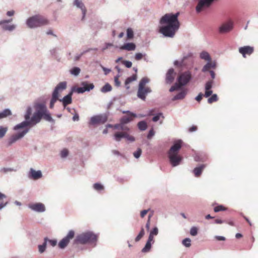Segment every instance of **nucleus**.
I'll list each match as a JSON object with an SVG mask.
<instances>
[{
    "label": "nucleus",
    "mask_w": 258,
    "mask_h": 258,
    "mask_svg": "<svg viewBox=\"0 0 258 258\" xmlns=\"http://www.w3.org/2000/svg\"><path fill=\"white\" fill-rule=\"evenodd\" d=\"M226 208L224 207L222 205H218L215 207L214 209V211L215 212H218L220 211H223L226 210Z\"/></svg>",
    "instance_id": "obj_39"
},
{
    "label": "nucleus",
    "mask_w": 258,
    "mask_h": 258,
    "mask_svg": "<svg viewBox=\"0 0 258 258\" xmlns=\"http://www.w3.org/2000/svg\"><path fill=\"white\" fill-rule=\"evenodd\" d=\"M94 86L93 84L86 83L83 84V87H80L77 89V92L80 93H82L86 91H90L94 88Z\"/></svg>",
    "instance_id": "obj_22"
},
{
    "label": "nucleus",
    "mask_w": 258,
    "mask_h": 258,
    "mask_svg": "<svg viewBox=\"0 0 258 258\" xmlns=\"http://www.w3.org/2000/svg\"><path fill=\"white\" fill-rule=\"evenodd\" d=\"M75 236V232L73 230L69 231L67 235L62 239L58 243V246L60 248H64L66 247L71 239H73Z\"/></svg>",
    "instance_id": "obj_11"
},
{
    "label": "nucleus",
    "mask_w": 258,
    "mask_h": 258,
    "mask_svg": "<svg viewBox=\"0 0 258 258\" xmlns=\"http://www.w3.org/2000/svg\"><path fill=\"white\" fill-rule=\"evenodd\" d=\"M179 13H168L163 16L160 20L162 26L159 28V32L164 36L173 37L180 27L178 17Z\"/></svg>",
    "instance_id": "obj_2"
},
{
    "label": "nucleus",
    "mask_w": 258,
    "mask_h": 258,
    "mask_svg": "<svg viewBox=\"0 0 258 258\" xmlns=\"http://www.w3.org/2000/svg\"><path fill=\"white\" fill-rule=\"evenodd\" d=\"M112 90L111 86L108 84H106L101 89V91L103 93H106Z\"/></svg>",
    "instance_id": "obj_31"
},
{
    "label": "nucleus",
    "mask_w": 258,
    "mask_h": 258,
    "mask_svg": "<svg viewBox=\"0 0 258 258\" xmlns=\"http://www.w3.org/2000/svg\"><path fill=\"white\" fill-rule=\"evenodd\" d=\"M123 113H127V116H123L120 120V123L115 124V129L121 130V132H117L114 134V139L116 141H120L121 138H125L127 140L133 142L135 138L128 134L130 128L124 125L125 124L132 121L134 118L137 117V115L129 111H123Z\"/></svg>",
    "instance_id": "obj_3"
},
{
    "label": "nucleus",
    "mask_w": 258,
    "mask_h": 258,
    "mask_svg": "<svg viewBox=\"0 0 258 258\" xmlns=\"http://www.w3.org/2000/svg\"><path fill=\"white\" fill-rule=\"evenodd\" d=\"M149 82V79L147 77H144L141 79L139 83L137 95L139 98L143 100H145L147 94L151 92V90L149 87H146V84Z\"/></svg>",
    "instance_id": "obj_8"
},
{
    "label": "nucleus",
    "mask_w": 258,
    "mask_h": 258,
    "mask_svg": "<svg viewBox=\"0 0 258 258\" xmlns=\"http://www.w3.org/2000/svg\"><path fill=\"white\" fill-rule=\"evenodd\" d=\"M224 221L221 219H217L215 220V223L216 224H222Z\"/></svg>",
    "instance_id": "obj_64"
},
{
    "label": "nucleus",
    "mask_w": 258,
    "mask_h": 258,
    "mask_svg": "<svg viewBox=\"0 0 258 258\" xmlns=\"http://www.w3.org/2000/svg\"><path fill=\"white\" fill-rule=\"evenodd\" d=\"M47 241V238H45L44 239V242L43 243V244L42 245H39V246H38L39 251L40 253H42V252H43L45 251V248H46Z\"/></svg>",
    "instance_id": "obj_34"
},
{
    "label": "nucleus",
    "mask_w": 258,
    "mask_h": 258,
    "mask_svg": "<svg viewBox=\"0 0 258 258\" xmlns=\"http://www.w3.org/2000/svg\"><path fill=\"white\" fill-rule=\"evenodd\" d=\"M97 240V236L96 235L92 232H88L78 235L76 237L75 242L76 243H89L94 244V245H95Z\"/></svg>",
    "instance_id": "obj_6"
},
{
    "label": "nucleus",
    "mask_w": 258,
    "mask_h": 258,
    "mask_svg": "<svg viewBox=\"0 0 258 258\" xmlns=\"http://www.w3.org/2000/svg\"><path fill=\"white\" fill-rule=\"evenodd\" d=\"M191 240L189 238H186L182 240V244L186 247H189L191 245Z\"/></svg>",
    "instance_id": "obj_42"
},
{
    "label": "nucleus",
    "mask_w": 258,
    "mask_h": 258,
    "mask_svg": "<svg viewBox=\"0 0 258 258\" xmlns=\"http://www.w3.org/2000/svg\"><path fill=\"white\" fill-rule=\"evenodd\" d=\"M34 108L35 112L34 113L30 119H30L32 109L30 107L27 108L26 113L25 115V118L26 121H24L16 125L14 127L15 130L23 128L27 126H33L39 122L42 118L48 121H53L51 115L47 110L44 104L36 103L34 105Z\"/></svg>",
    "instance_id": "obj_1"
},
{
    "label": "nucleus",
    "mask_w": 258,
    "mask_h": 258,
    "mask_svg": "<svg viewBox=\"0 0 258 258\" xmlns=\"http://www.w3.org/2000/svg\"><path fill=\"white\" fill-rule=\"evenodd\" d=\"M218 98L217 95L216 94H213L212 95V96L211 97H210L208 99V102L209 104H211L213 102H216L217 101H218Z\"/></svg>",
    "instance_id": "obj_35"
},
{
    "label": "nucleus",
    "mask_w": 258,
    "mask_h": 258,
    "mask_svg": "<svg viewBox=\"0 0 258 258\" xmlns=\"http://www.w3.org/2000/svg\"><path fill=\"white\" fill-rule=\"evenodd\" d=\"M114 83H115V85L116 86L118 87L120 86V83L119 81V76H118L115 77Z\"/></svg>",
    "instance_id": "obj_51"
},
{
    "label": "nucleus",
    "mask_w": 258,
    "mask_h": 258,
    "mask_svg": "<svg viewBox=\"0 0 258 258\" xmlns=\"http://www.w3.org/2000/svg\"><path fill=\"white\" fill-rule=\"evenodd\" d=\"M29 177L34 180L40 178L42 177L41 171H36L33 168H31L29 172Z\"/></svg>",
    "instance_id": "obj_17"
},
{
    "label": "nucleus",
    "mask_w": 258,
    "mask_h": 258,
    "mask_svg": "<svg viewBox=\"0 0 258 258\" xmlns=\"http://www.w3.org/2000/svg\"><path fill=\"white\" fill-rule=\"evenodd\" d=\"M213 80L208 81L205 84V93L204 94V96L206 97H208L210 96L213 91L211 90V88L212 87V85L213 84Z\"/></svg>",
    "instance_id": "obj_18"
},
{
    "label": "nucleus",
    "mask_w": 258,
    "mask_h": 258,
    "mask_svg": "<svg viewBox=\"0 0 258 258\" xmlns=\"http://www.w3.org/2000/svg\"><path fill=\"white\" fill-rule=\"evenodd\" d=\"M29 130L28 128L25 129L22 132L16 134L15 135H12L8 140V146H11L17 140L22 138L24 136V135L28 132Z\"/></svg>",
    "instance_id": "obj_12"
},
{
    "label": "nucleus",
    "mask_w": 258,
    "mask_h": 258,
    "mask_svg": "<svg viewBox=\"0 0 258 258\" xmlns=\"http://www.w3.org/2000/svg\"><path fill=\"white\" fill-rule=\"evenodd\" d=\"M69 154V151L67 149H63L60 153V156L62 158L66 157Z\"/></svg>",
    "instance_id": "obj_47"
},
{
    "label": "nucleus",
    "mask_w": 258,
    "mask_h": 258,
    "mask_svg": "<svg viewBox=\"0 0 258 258\" xmlns=\"http://www.w3.org/2000/svg\"><path fill=\"white\" fill-rule=\"evenodd\" d=\"M215 0H200L197 7L196 11L197 13H200L206 9L208 8L213 3Z\"/></svg>",
    "instance_id": "obj_10"
},
{
    "label": "nucleus",
    "mask_w": 258,
    "mask_h": 258,
    "mask_svg": "<svg viewBox=\"0 0 258 258\" xmlns=\"http://www.w3.org/2000/svg\"><path fill=\"white\" fill-rule=\"evenodd\" d=\"M161 117L162 118H164V116L163 115L162 113H159L156 115H155L154 117H153L152 120L154 122H156L159 120V119Z\"/></svg>",
    "instance_id": "obj_45"
},
{
    "label": "nucleus",
    "mask_w": 258,
    "mask_h": 258,
    "mask_svg": "<svg viewBox=\"0 0 258 258\" xmlns=\"http://www.w3.org/2000/svg\"><path fill=\"white\" fill-rule=\"evenodd\" d=\"M175 73L173 69H169L166 75V82L167 84H171L173 81Z\"/></svg>",
    "instance_id": "obj_19"
},
{
    "label": "nucleus",
    "mask_w": 258,
    "mask_h": 258,
    "mask_svg": "<svg viewBox=\"0 0 258 258\" xmlns=\"http://www.w3.org/2000/svg\"><path fill=\"white\" fill-rule=\"evenodd\" d=\"M11 115V111L9 109H6L2 112H0V119L5 118Z\"/></svg>",
    "instance_id": "obj_28"
},
{
    "label": "nucleus",
    "mask_w": 258,
    "mask_h": 258,
    "mask_svg": "<svg viewBox=\"0 0 258 258\" xmlns=\"http://www.w3.org/2000/svg\"><path fill=\"white\" fill-rule=\"evenodd\" d=\"M138 126L140 130L145 131L147 127V124L145 121H141L138 123Z\"/></svg>",
    "instance_id": "obj_32"
},
{
    "label": "nucleus",
    "mask_w": 258,
    "mask_h": 258,
    "mask_svg": "<svg viewBox=\"0 0 258 258\" xmlns=\"http://www.w3.org/2000/svg\"><path fill=\"white\" fill-rule=\"evenodd\" d=\"M233 24L231 22H228L223 24L219 28V32L221 33H225L232 29Z\"/></svg>",
    "instance_id": "obj_14"
},
{
    "label": "nucleus",
    "mask_w": 258,
    "mask_h": 258,
    "mask_svg": "<svg viewBox=\"0 0 258 258\" xmlns=\"http://www.w3.org/2000/svg\"><path fill=\"white\" fill-rule=\"evenodd\" d=\"M74 3L75 5L77 6V7H78L82 10L84 18L85 16L86 12V10L85 9V6H84V4L80 0H75Z\"/></svg>",
    "instance_id": "obj_26"
},
{
    "label": "nucleus",
    "mask_w": 258,
    "mask_h": 258,
    "mask_svg": "<svg viewBox=\"0 0 258 258\" xmlns=\"http://www.w3.org/2000/svg\"><path fill=\"white\" fill-rule=\"evenodd\" d=\"M158 233V229L157 227H155L153 228L152 230L151 231L150 233V235L149 237H151L152 240L154 239V236L157 235Z\"/></svg>",
    "instance_id": "obj_37"
},
{
    "label": "nucleus",
    "mask_w": 258,
    "mask_h": 258,
    "mask_svg": "<svg viewBox=\"0 0 258 258\" xmlns=\"http://www.w3.org/2000/svg\"><path fill=\"white\" fill-rule=\"evenodd\" d=\"M14 14H15V11H8L7 13V15L8 16H13L14 15Z\"/></svg>",
    "instance_id": "obj_62"
},
{
    "label": "nucleus",
    "mask_w": 258,
    "mask_h": 258,
    "mask_svg": "<svg viewBox=\"0 0 258 258\" xmlns=\"http://www.w3.org/2000/svg\"><path fill=\"white\" fill-rule=\"evenodd\" d=\"M122 63L127 68H130L132 66V62L128 60H124L122 61Z\"/></svg>",
    "instance_id": "obj_49"
},
{
    "label": "nucleus",
    "mask_w": 258,
    "mask_h": 258,
    "mask_svg": "<svg viewBox=\"0 0 258 258\" xmlns=\"http://www.w3.org/2000/svg\"><path fill=\"white\" fill-rule=\"evenodd\" d=\"M204 96V95L201 93H200L196 97V99L198 101V102H200L202 98H203V96Z\"/></svg>",
    "instance_id": "obj_56"
},
{
    "label": "nucleus",
    "mask_w": 258,
    "mask_h": 258,
    "mask_svg": "<svg viewBox=\"0 0 258 258\" xmlns=\"http://www.w3.org/2000/svg\"><path fill=\"white\" fill-rule=\"evenodd\" d=\"M107 120L105 115H96L91 117L90 123L91 124H103Z\"/></svg>",
    "instance_id": "obj_13"
},
{
    "label": "nucleus",
    "mask_w": 258,
    "mask_h": 258,
    "mask_svg": "<svg viewBox=\"0 0 258 258\" xmlns=\"http://www.w3.org/2000/svg\"><path fill=\"white\" fill-rule=\"evenodd\" d=\"M79 116L78 114L76 113L73 117V120L74 121H78V120H79Z\"/></svg>",
    "instance_id": "obj_60"
},
{
    "label": "nucleus",
    "mask_w": 258,
    "mask_h": 258,
    "mask_svg": "<svg viewBox=\"0 0 258 258\" xmlns=\"http://www.w3.org/2000/svg\"><path fill=\"white\" fill-rule=\"evenodd\" d=\"M181 147V142L178 141L170 148L168 151V158L172 166L175 167L178 165L182 158L178 154V152Z\"/></svg>",
    "instance_id": "obj_4"
},
{
    "label": "nucleus",
    "mask_w": 258,
    "mask_h": 258,
    "mask_svg": "<svg viewBox=\"0 0 258 258\" xmlns=\"http://www.w3.org/2000/svg\"><path fill=\"white\" fill-rule=\"evenodd\" d=\"M200 57L202 59H204L205 60H207V61H210L211 59L209 54L207 52H206V51H203L201 53Z\"/></svg>",
    "instance_id": "obj_29"
},
{
    "label": "nucleus",
    "mask_w": 258,
    "mask_h": 258,
    "mask_svg": "<svg viewBox=\"0 0 258 258\" xmlns=\"http://www.w3.org/2000/svg\"><path fill=\"white\" fill-rule=\"evenodd\" d=\"M148 210H144L141 211V217L142 218H143L145 217V216L148 213Z\"/></svg>",
    "instance_id": "obj_55"
},
{
    "label": "nucleus",
    "mask_w": 258,
    "mask_h": 258,
    "mask_svg": "<svg viewBox=\"0 0 258 258\" xmlns=\"http://www.w3.org/2000/svg\"><path fill=\"white\" fill-rule=\"evenodd\" d=\"M29 207L32 210L38 212H42L45 210L44 205L40 203L30 205Z\"/></svg>",
    "instance_id": "obj_16"
},
{
    "label": "nucleus",
    "mask_w": 258,
    "mask_h": 258,
    "mask_svg": "<svg viewBox=\"0 0 258 258\" xmlns=\"http://www.w3.org/2000/svg\"><path fill=\"white\" fill-rule=\"evenodd\" d=\"M13 21V19H10L7 20H2L0 21V25H3L5 23H9Z\"/></svg>",
    "instance_id": "obj_53"
},
{
    "label": "nucleus",
    "mask_w": 258,
    "mask_h": 258,
    "mask_svg": "<svg viewBox=\"0 0 258 258\" xmlns=\"http://www.w3.org/2000/svg\"><path fill=\"white\" fill-rule=\"evenodd\" d=\"M142 150L140 148H138L137 151L134 153V156L135 158H138L141 155Z\"/></svg>",
    "instance_id": "obj_48"
},
{
    "label": "nucleus",
    "mask_w": 258,
    "mask_h": 258,
    "mask_svg": "<svg viewBox=\"0 0 258 258\" xmlns=\"http://www.w3.org/2000/svg\"><path fill=\"white\" fill-rule=\"evenodd\" d=\"M137 78V76L136 75H133L132 76L127 78L125 81V86H127L128 84H129L132 82L136 80ZM129 88H130L129 86H126L127 89H129Z\"/></svg>",
    "instance_id": "obj_27"
},
{
    "label": "nucleus",
    "mask_w": 258,
    "mask_h": 258,
    "mask_svg": "<svg viewBox=\"0 0 258 258\" xmlns=\"http://www.w3.org/2000/svg\"><path fill=\"white\" fill-rule=\"evenodd\" d=\"M26 24L28 27L34 28L48 25L49 21L41 15H36L29 18L27 20Z\"/></svg>",
    "instance_id": "obj_5"
},
{
    "label": "nucleus",
    "mask_w": 258,
    "mask_h": 258,
    "mask_svg": "<svg viewBox=\"0 0 258 258\" xmlns=\"http://www.w3.org/2000/svg\"><path fill=\"white\" fill-rule=\"evenodd\" d=\"M102 69H103V71L104 72V74L105 75L108 74L111 71V70L110 69H107V68H106L105 67H102Z\"/></svg>",
    "instance_id": "obj_59"
},
{
    "label": "nucleus",
    "mask_w": 258,
    "mask_h": 258,
    "mask_svg": "<svg viewBox=\"0 0 258 258\" xmlns=\"http://www.w3.org/2000/svg\"><path fill=\"white\" fill-rule=\"evenodd\" d=\"M2 25V28L4 30L12 31L15 28V26L14 25H6L3 24Z\"/></svg>",
    "instance_id": "obj_38"
},
{
    "label": "nucleus",
    "mask_w": 258,
    "mask_h": 258,
    "mask_svg": "<svg viewBox=\"0 0 258 258\" xmlns=\"http://www.w3.org/2000/svg\"><path fill=\"white\" fill-rule=\"evenodd\" d=\"M146 54H142L141 53H137L135 55V58L136 60H140L142 58H144L146 60Z\"/></svg>",
    "instance_id": "obj_33"
},
{
    "label": "nucleus",
    "mask_w": 258,
    "mask_h": 258,
    "mask_svg": "<svg viewBox=\"0 0 258 258\" xmlns=\"http://www.w3.org/2000/svg\"><path fill=\"white\" fill-rule=\"evenodd\" d=\"M190 234L192 236H196L198 234V229L196 227H192L190 230Z\"/></svg>",
    "instance_id": "obj_46"
},
{
    "label": "nucleus",
    "mask_w": 258,
    "mask_h": 258,
    "mask_svg": "<svg viewBox=\"0 0 258 258\" xmlns=\"http://www.w3.org/2000/svg\"><path fill=\"white\" fill-rule=\"evenodd\" d=\"M210 74L212 79L215 78V73L213 71H210Z\"/></svg>",
    "instance_id": "obj_63"
},
{
    "label": "nucleus",
    "mask_w": 258,
    "mask_h": 258,
    "mask_svg": "<svg viewBox=\"0 0 258 258\" xmlns=\"http://www.w3.org/2000/svg\"><path fill=\"white\" fill-rule=\"evenodd\" d=\"M239 52L244 57L245 55H250L253 52V48L249 46H245L239 48Z\"/></svg>",
    "instance_id": "obj_15"
},
{
    "label": "nucleus",
    "mask_w": 258,
    "mask_h": 258,
    "mask_svg": "<svg viewBox=\"0 0 258 258\" xmlns=\"http://www.w3.org/2000/svg\"><path fill=\"white\" fill-rule=\"evenodd\" d=\"M105 45H106V46H105V47H104L102 49V51L105 50V49H107L109 47L112 46L113 45V44L112 43H107L105 44Z\"/></svg>",
    "instance_id": "obj_61"
},
{
    "label": "nucleus",
    "mask_w": 258,
    "mask_h": 258,
    "mask_svg": "<svg viewBox=\"0 0 258 258\" xmlns=\"http://www.w3.org/2000/svg\"><path fill=\"white\" fill-rule=\"evenodd\" d=\"M197 130V126L195 125H193L188 129V131L189 132H193L196 131Z\"/></svg>",
    "instance_id": "obj_57"
},
{
    "label": "nucleus",
    "mask_w": 258,
    "mask_h": 258,
    "mask_svg": "<svg viewBox=\"0 0 258 258\" xmlns=\"http://www.w3.org/2000/svg\"><path fill=\"white\" fill-rule=\"evenodd\" d=\"M206 166V164H202L200 166L196 167L193 170V173L195 176L196 177H199L201 175L203 170L204 169Z\"/></svg>",
    "instance_id": "obj_24"
},
{
    "label": "nucleus",
    "mask_w": 258,
    "mask_h": 258,
    "mask_svg": "<svg viewBox=\"0 0 258 258\" xmlns=\"http://www.w3.org/2000/svg\"><path fill=\"white\" fill-rule=\"evenodd\" d=\"M93 187L94 189L97 190H102L104 189L103 186L99 183H96L94 184Z\"/></svg>",
    "instance_id": "obj_44"
},
{
    "label": "nucleus",
    "mask_w": 258,
    "mask_h": 258,
    "mask_svg": "<svg viewBox=\"0 0 258 258\" xmlns=\"http://www.w3.org/2000/svg\"><path fill=\"white\" fill-rule=\"evenodd\" d=\"M7 127L0 126V138H3L7 132Z\"/></svg>",
    "instance_id": "obj_43"
},
{
    "label": "nucleus",
    "mask_w": 258,
    "mask_h": 258,
    "mask_svg": "<svg viewBox=\"0 0 258 258\" xmlns=\"http://www.w3.org/2000/svg\"><path fill=\"white\" fill-rule=\"evenodd\" d=\"M152 216V214H149L148 216V219L146 225V228H147V230H149L150 228V219H151Z\"/></svg>",
    "instance_id": "obj_50"
},
{
    "label": "nucleus",
    "mask_w": 258,
    "mask_h": 258,
    "mask_svg": "<svg viewBox=\"0 0 258 258\" xmlns=\"http://www.w3.org/2000/svg\"><path fill=\"white\" fill-rule=\"evenodd\" d=\"M73 91H71L70 93L64 96L62 99H59V100L62 102L63 105L64 107H66L67 105L70 104L72 102V96L73 95Z\"/></svg>",
    "instance_id": "obj_20"
},
{
    "label": "nucleus",
    "mask_w": 258,
    "mask_h": 258,
    "mask_svg": "<svg viewBox=\"0 0 258 258\" xmlns=\"http://www.w3.org/2000/svg\"><path fill=\"white\" fill-rule=\"evenodd\" d=\"M154 135V132L153 130L149 131L147 137L148 139H150Z\"/></svg>",
    "instance_id": "obj_58"
},
{
    "label": "nucleus",
    "mask_w": 258,
    "mask_h": 258,
    "mask_svg": "<svg viewBox=\"0 0 258 258\" xmlns=\"http://www.w3.org/2000/svg\"><path fill=\"white\" fill-rule=\"evenodd\" d=\"M127 32V38L128 39H131L134 37V32L131 28H128L126 30Z\"/></svg>",
    "instance_id": "obj_40"
},
{
    "label": "nucleus",
    "mask_w": 258,
    "mask_h": 258,
    "mask_svg": "<svg viewBox=\"0 0 258 258\" xmlns=\"http://www.w3.org/2000/svg\"><path fill=\"white\" fill-rule=\"evenodd\" d=\"M191 79V74L189 71H186L181 73L177 78V83L172 86L169 91L173 92L179 89L181 87L186 85Z\"/></svg>",
    "instance_id": "obj_7"
},
{
    "label": "nucleus",
    "mask_w": 258,
    "mask_h": 258,
    "mask_svg": "<svg viewBox=\"0 0 258 258\" xmlns=\"http://www.w3.org/2000/svg\"><path fill=\"white\" fill-rule=\"evenodd\" d=\"M154 242V240H152L151 237H149L148 241L145 246V247L142 249V252H149L151 248L152 243Z\"/></svg>",
    "instance_id": "obj_25"
},
{
    "label": "nucleus",
    "mask_w": 258,
    "mask_h": 258,
    "mask_svg": "<svg viewBox=\"0 0 258 258\" xmlns=\"http://www.w3.org/2000/svg\"><path fill=\"white\" fill-rule=\"evenodd\" d=\"M186 95V93L184 91H182L179 93H178L176 95H175L173 100H175L177 99H182L183 98H184L185 96Z\"/></svg>",
    "instance_id": "obj_30"
},
{
    "label": "nucleus",
    "mask_w": 258,
    "mask_h": 258,
    "mask_svg": "<svg viewBox=\"0 0 258 258\" xmlns=\"http://www.w3.org/2000/svg\"><path fill=\"white\" fill-rule=\"evenodd\" d=\"M144 234H145L144 229L143 228H142L140 233L137 235V236L136 237L135 241L137 242L139 241L143 237Z\"/></svg>",
    "instance_id": "obj_36"
},
{
    "label": "nucleus",
    "mask_w": 258,
    "mask_h": 258,
    "mask_svg": "<svg viewBox=\"0 0 258 258\" xmlns=\"http://www.w3.org/2000/svg\"><path fill=\"white\" fill-rule=\"evenodd\" d=\"M216 67V63L215 61H208L206 64H205L202 69L203 72H206L210 71V69H215Z\"/></svg>",
    "instance_id": "obj_21"
},
{
    "label": "nucleus",
    "mask_w": 258,
    "mask_h": 258,
    "mask_svg": "<svg viewBox=\"0 0 258 258\" xmlns=\"http://www.w3.org/2000/svg\"><path fill=\"white\" fill-rule=\"evenodd\" d=\"M80 69L78 67H75L71 70V73L75 76H77L80 73Z\"/></svg>",
    "instance_id": "obj_41"
},
{
    "label": "nucleus",
    "mask_w": 258,
    "mask_h": 258,
    "mask_svg": "<svg viewBox=\"0 0 258 258\" xmlns=\"http://www.w3.org/2000/svg\"><path fill=\"white\" fill-rule=\"evenodd\" d=\"M136 46L134 43H126L121 46L119 48L121 50L132 51L135 50Z\"/></svg>",
    "instance_id": "obj_23"
},
{
    "label": "nucleus",
    "mask_w": 258,
    "mask_h": 258,
    "mask_svg": "<svg viewBox=\"0 0 258 258\" xmlns=\"http://www.w3.org/2000/svg\"><path fill=\"white\" fill-rule=\"evenodd\" d=\"M67 88V82H60L55 87L52 95V98L50 101V108H52L54 103L58 100L59 94Z\"/></svg>",
    "instance_id": "obj_9"
},
{
    "label": "nucleus",
    "mask_w": 258,
    "mask_h": 258,
    "mask_svg": "<svg viewBox=\"0 0 258 258\" xmlns=\"http://www.w3.org/2000/svg\"><path fill=\"white\" fill-rule=\"evenodd\" d=\"M48 241L49 243L52 246H54L57 243V241L55 240H48Z\"/></svg>",
    "instance_id": "obj_54"
},
{
    "label": "nucleus",
    "mask_w": 258,
    "mask_h": 258,
    "mask_svg": "<svg viewBox=\"0 0 258 258\" xmlns=\"http://www.w3.org/2000/svg\"><path fill=\"white\" fill-rule=\"evenodd\" d=\"M215 238L218 241H225L226 240L225 237L222 236H215Z\"/></svg>",
    "instance_id": "obj_52"
}]
</instances>
